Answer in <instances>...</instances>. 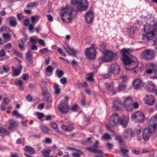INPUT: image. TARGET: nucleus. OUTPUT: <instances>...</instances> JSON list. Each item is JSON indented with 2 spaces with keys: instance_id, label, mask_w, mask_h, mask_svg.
I'll return each instance as SVG.
<instances>
[{
  "instance_id": "1",
  "label": "nucleus",
  "mask_w": 157,
  "mask_h": 157,
  "mask_svg": "<svg viewBox=\"0 0 157 157\" xmlns=\"http://www.w3.org/2000/svg\"><path fill=\"white\" fill-rule=\"evenodd\" d=\"M85 5H83L82 0H71L70 8L66 6L61 10V17L62 21L65 23L71 22L72 18V11L82 12L86 10L88 7L87 0H84Z\"/></svg>"
},
{
  "instance_id": "2",
  "label": "nucleus",
  "mask_w": 157,
  "mask_h": 157,
  "mask_svg": "<svg viewBox=\"0 0 157 157\" xmlns=\"http://www.w3.org/2000/svg\"><path fill=\"white\" fill-rule=\"evenodd\" d=\"M129 50L128 48H124L120 50V53L121 55V59L123 62L126 70L132 71L134 70L132 72L134 75H136L137 72L134 69L138 67V62L135 57L130 54Z\"/></svg>"
},
{
  "instance_id": "3",
  "label": "nucleus",
  "mask_w": 157,
  "mask_h": 157,
  "mask_svg": "<svg viewBox=\"0 0 157 157\" xmlns=\"http://www.w3.org/2000/svg\"><path fill=\"white\" fill-rule=\"evenodd\" d=\"M121 71L119 65L116 63H112L111 64L107 73L102 75V76L105 79L108 78L112 76V74L114 75L119 74Z\"/></svg>"
},
{
  "instance_id": "4",
  "label": "nucleus",
  "mask_w": 157,
  "mask_h": 157,
  "mask_svg": "<svg viewBox=\"0 0 157 157\" xmlns=\"http://www.w3.org/2000/svg\"><path fill=\"white\" fill-rule=\"evenodd\" d=\"M155 125H150L148 128L144 129L142 133V137L143 139L145 141L149 140L151 134L154 133L155 130Z\"/></svg>"
},
{
  "instance_id": "5",
  "label": "nucleus",
  "mask_w": 157,
  "mask_h": 157,
  "mask_svg": "<svg viewBox=\"0 0 157 157\" xmlns=\"http://www.w3.org/2000/svg\"><path fill=\"white\" fill-rule=\"evenodd\" d=\"M104 56L101 57L99 58V61L100 60L104 62H110L114 58V54L110 50L105 51L104 53Z\"/></svg>"
},
{
  "instance_id": "6",
  "label": "nucleus",
  "mask_w": 157,
  "mask_h": 157,
  "mask_svg": "<svg viewBox=\"0 0 157 157\" xmlns=\"http://www.w3.org/2000/svg\"><path fill=\"white\" fill-rule=\"evenodd\" d=\"M120 117L116 113L113 114L110 117L109 123L110 127H115L119 125Z\"/></svg>"
},
{
  "instance_id": "7",
  "label": "nucleus",
  "mask_w": 157,
  "mask_h": 157,
  "mask_svg": "<svg viewBox=\"0 0 157 157\" xmlns=\"http://www.w3.org/2000/svg\"><path fill=\"white\" fill-rule=\"evenodd\" d=\"M85 54L88 59L90 60L94 59L96 57V50L93 47L87 48L85 51Z\"/></svg>"
},
{
  "instance_id": "8",
  "label": "nucleus",
  "mask_w": 157,
  "mask_h": 157,
  "mask_svg": "<svg viewBox=\"0 0 157 157\" xmlns=\"http://www.w3.org/2000/svg\"><path fill=\"white\" fill-rule=\"evenodd\" d=\"M143 56L147 61L153 59L156 55V52L154 50L151 49H147L144 51Z\"/></svg>"
},
{
  "instance_id": "9",
  "label": "nucleus",
  "mask_w": 157,
  "mask_h": 157,
  "mask_svg": "<svg viewBox=\"0 0 157 157\" xmlns=\"http://www.w3.org/2000/svg\"><path fill=\"white\" fill-rule=\"evenodd\" d=\"M143 30L145 32L146 35L143 36V38L145 40H146L147 41L150 40H152L155 37V32L152 30L149 31V30L146 31V25H144V28L143 29Z\"/></svg>"
},
{
  "instance_id": "10",
  "label": "nucleus",
  "mask_w": 157,
  "mask_h": 157,
  "mask_svg": "<svg viewBox=\"0 0 157 157\" xmlns=\"http://www.w3.org/2000/svg\"><path fill=\"white\" fill-rule=\"evenodd\" d=\"M131 118L133 119H136L139 123H143L144 122L145 117L142 112L137 111L132 115Z\"/></svg>"
},
{
  "instance_id": "11",
  "label": "nucleus",
  "mask_w": 157,
  "mask_h": 157,
  "mask_svg": "<svg viewBox=\"0 0 157 157\" xmlns=\"http://www.w3.org/2000/svg\"><path fill=\"white\" fill-rule=\"evenodd\" d=\"M42 95L44 99L46 101L50 103L52 102V100L51 98V95L48 91V90L46 87L42 88Z\"/></svg>"
},
{
  "instance_id": "12",
  "label": "nucleus",
  "mask_w": 157,
  "mask_h": 157,
  "mask_svg": "<svg viewBox=\"0 0 157 157\" xmlns=\"http://www.w3.org/2000/svg\"><path fill=\"white\" fill-rule=\"evenodd\" d=\"M132 100L130 97H128L124 100V106L125 107L128 111L132 110Z\"/></svg>"
},
{
  "instance_id": "13",
  "label": "nucleus",
  "mask_w": 157,
  "mask_h": 157,
  "mask_svg": "<svg viewBox=\"0 0 157 157\" xmlns=\"http://www.w3.org/2000/svg\"><path fill=\"white\" fill-rule=\"evenodd\" d=\"M58 109L59 111L63 114L68 113L69 109L68 105L65 103L60 104L58 107Z\"/></svg>"
},
{
  "instance_id": "14",
  "label": "nucleus",
  "mask_w": 157,
  "mask_h": 157,
  "mask_svg": "<svg viewBox=\"0 0 157 157\" xmlns=\"http://www.w3.org/2000/svg\"><path fill=\"white\" fill-rule=\"evenodd\" d=\"M85 19L87 23L90 24L94 21V12L92 10H89L86 14Z\"/></svg>"
},
{
  "instance_id": "15",
  "label": "nucleus",
  "mask_w": 157,
  "mask_h": 157,
  "mask_svg": "<svg viewBox=\"0 0 157 157\" xmlns=\"http://www.w3.org/2000/svg\"><path fill=\"white\" fill-rule=\"evenodd\" d=\"M129 121V118L128 117L124 116L120 117L119 125L125 128L127 127Z\"/></svg>"
},
{
  "instance_id": "16",
  "label": "nucleus",
  "mask_w": 157,
  "mask_h": 157,
  "mask_svg": "<svg viewBox=\"0 0 157 157\" xmlns=\"http://www.w3.org/2000/svg\"><path fill=\"white\" fill-rule=\"evenodd\" d=\"M142 80L139 78H137L133 81V86L135 89H140L141 86H144Z\"/></svg>"
},
{
  "instance_id": "17",
  "label": "nucleus",
  "mask_w": 157,
  "mask_h": 157,
  "mask_svg": "<svg viewBox=\"0 0 157 157\" xmlns=\"http://www.w3.org/2000/svg\"><path fill=\"white\" fill-rule=\"evenodd\" d=\"M146 104L148 105H152L155 102V99L152 95H147L145 97Z\"/></svg>"
},
{
  "instance_id": "18",
  "label": "nucleus",
  "mask_w": 157,
  "mask_h": 157,
  "mask_svg": "<svg viewBox=\"0 0 157 157\" xmlns=\"http://www.w3.org/2000/svg\"><path fill=\"white\" fill-rule=\"evenodd\" d=\"M115 139L119 141L120 149L127 148L125 143L123 141L122 138L121 136H116L115 137Z\"/></svg>"
},
{
  "instance_id": "19",
  "label": "nucleus",
  "mask_w": 157,
  "mask_h": 157,
  "mask_svg": "<svg viewBox=\"0 0 157 157\" xmlns=\"http://www.w3.org/2000/svg\"><path fill=\"white\" fill-rule=\"evenodd\" d=\"M9 123V125L8 128V129H15L17 128L18 125L17 122L13 120L10 121Z\"/></svg>"
},
{
  "instance_id": "20",
  "label": "nucleus",
  "mask_w": 157,
  "mask_h": 157,
  "mask_svg": "<svg viewBox=\"0 0 157 157\" xmlns=\"http://www.w3.org/2000/svg\"><path fill=\"white\" fill-rule=\"evenodd\" d=\"M127 32L129 34V36L130 38H133L134 37V33L136 31V28L135 27L132 26L130 27V28H127Z\"/></svg>"
},
{
  "instance_id": "21",
  "label": "nucleus",
  "mask_w": 157,
  "mask_h": 157,
  "mask_svg": "<svg viewBox=\"0 0 157 157\" xmlns=\"http://www.w3.org/2000/svg\"><path fill=\"white\" fill-rule=\"evenodd\" d=\"M135 133V132L132 131L130 128L125 129L124 131V135L126 137H128L129 136L132 137Z\"/></svg>"
},
{
  "instance_id": "22",
  "label": "nucleus",
  "mask_w": 157,
  "mask_h": 157,
  "mask_svg": "<svg viewBox=\"0 0 157 157\" xmlns=\"http://www.w3.org/2000/svg\"><path fill=\"white\" fill-rule=\"evenodd\" d=\"M121 103L119 101H114L112 106L113 109L114 110H120V106Z\"/></svg>"
},
{
  "instance_id": "23",
  "label": "nucleus",
  "mask_w": 157,
  "mask_h": 157,
  "mask_svg": "<svg viewBox=\"0 0 157 157\" xmlns=\"http://www.w3.org/2000/svg\"><path fill=\"white\" fill-rule=\"evenodd\" d=\"M150 66L151 68L150 69H147L146 71V73L148 75H150L152 72L155 73V71L156 66L155 64L153 63H151L150 65Z\"/></svg>"
},
{
  "instance_id": "24",
  "label": "nucleus",
  "mask_w": 157,
  "mask_h": 157,
  "mask_svg": "<svg viewBox=\"0 0 157 157\" xmlns=\"http://www.w3.org/2000/svg\"><path fill=\"white\" fill-rule=\"evenodd\" d=\"M149 84L151 85V87H148V90L151 93H156V89L155 88V86L154 84L152 81H149Z\"/></svg>"
},
{
  "instance_id": "25",
  "label": "nucleus",
  "mask_w": 157,
  "mask_h": 157,
  "mask_svg": "<svg viewBox=\"0 0 157 157\" xmlns=\"http://www.w3.org/2000/svg\"><path fill=\"white\" fill-rule=\"evenodd\" d=\"M55 94L56 95H59L61 92V89L59 88V85L55 83L53 86Z\"/></svg>"
},
{
  "instance_id": "26",
  "label": "nucleus",
  "mask_w": 157,
  "mask_h": 157,
  "mask_svg": "<svg viewBox=\"0 0 157 157\" xmlns=\"http://www.w3.org/2000/svg\"><path fill=\"white\" fill-rule=\"evenodd\" d=\"M24 151H25L29 152L30 155L34 154L35 153V151L34 149L29 146H26L24 148Z\"/></svg>"
},
{
  "instance_id": "27",
  "label": "nucleus",
  "mask_w": 157,
  "mask_h": 157,
  "mask_svg": "<svg viewBox=\"0 0 157 157\" xmlns=\"http://www.w3.org/2000/svg\"><path fill=\"white\" fill-rule=\"evenodd\" d=\"M17 22L14 17H12L10 18V25L11 26L15 27L17 24Z\"/></svg>"
},
{
  "instance_id": "28",
  "label": "nucleus",
  "mask_w": 157,
  "mask_h": 157,
  "mask_svg": "<svg viewBox=\"0 0 157 157\" xmlns=\"http://www.w3.org/2000/svg\"><path fill=\"white\" fill-rule=\"evenodd\" d=\"M150 121H153V124L152 125H155V128L157 130V114L151 118ZM156 136H157V134Z\"/></svg>"
},
{
  "instance_id": "29",
  "label": "nucleus",
  "mask_w": 157,
  "mask_h": 157,
  "mask_svg": "<svg viewBox=\"0 0 157 157\" xmlns=\"http://www.w3.org/2000/svg\"><path fill=\"white\" fill-rule=\"evenodd\" d=\"M150 28H152V30L155 32H157V21L155 20L153 21V24L150 25Z\"/></svg>"
},
{
  "instance_id": "30",
  "label": "nucleus",
  "mask_w": 157,
  "mask_h": 157,
  "mask_svg": "<svg viewBox=\"0 0 157 157\" xmlns=\"http://www.w3.org/2000/svg\"><path fill=\"white\" fill-rule=\"evenodd\" d=\"M107 44L106 43H103L100 45V50L102 52L104 53L107 51L106 46Z\"/></svg>"
},
{
  "instance_id": "31",
  "label": "nucleus",
  "mask_w": 157,
  "mask_h": 157,
  "mask_svg": "<svg viewBox=\"0 0 157 157\" xmlns=\"http://www.w3.org/2000/svg\"><path fill=\"white\" fill-rule=\"evenodd\" d=\"M105 86L107 87V89L111 91L113 93V94H115L116 92H115L113 87L111 86V85L109 83H106Z\"/></svg>"
},
{
  "instance_id": "32",
  "label": "nucleus",
  "mask_w": 157,
  "mask_h": 157,
  "mask_svg": "<svg viewBox=\"0 0 157 157\" xmlns=\"http://www.w3.org/2000/svg\"><path fill=\"white\" fill-rule=\"evenodd\" d=\"M23 82L21 80H19L17 81L15 84L16 85H18L19 86V89L20 90H22L24 89V88L22 86Z\"/></svg>"
},
{
  "instance_id": "33",
  "label": "nucleus",
  "mask_w": 157,
  "mask_h": 157,
  "mask_svg": "<svg viewBox=\"0 0 157 157\" xmlns=\"http://www.w3.org/2000/svg\"><path fill=\"white\" fill-rule=\"evenodd\" d=\"M40 128L43 132L45 133H48L49 131V129L48 128L44 125H41Z\"/></svg>"
},
{
  "instance_id": "34",
  "label": "nucleus",
  "mask_w": 157,
  "mask_h": 157,
  "mask_svg": "<svg viewBox=\"0 0 157 157\" xmlns=\"http://www.w3.org/2000/svg\"><path fill=\"white\" fill-rule=\"evenodd\" d=\"M51 127L55 129L57 132H59V129L58 128V126L57 124L55 123H51Z\"/></svg>"
},
{
  "instance_id": "35",
  "label": "nucleus",
  "mask_w": 157,
  "mask_h": 157,
  "mask_svg": "<svg viewBox=\"0 0 157 157\" xmlns=\"http://www.w3.org/2000/svg\"><path fill=\"white\" fill-rule=\"evenodd\" d=\"M141 129L142 127L139 125H138L135 129V133L136 132L137 135L140 134Z\"/></svg>"
},
{
  "instance_id": "36",
  "label": "nucleus",
  "mask_w": 157,
  "mask_h": 157,
  "mask_svg": "<svg viewBox=\"0 0 157 157\" xmlns=\"http://www.w3.org/2000/svg\"><path fill=\"white\" fill-rule=\"evenodd\" d=\"M53 69L54 68L51 66H49L46 68L45 72H46L52 73Z\"/></svg>"
},
{
  "instance_id": "37",
  "label": "nucleus",
  "mask_w": 157,
  "mask_h": 157,
  "mask_svg": "<svg viewBox=\"0 0 157 157\" xmlns=\"http://www.w3.org/2000/svg\"><path fill=\"white\" fill-rule=\"evenodd\" d=\"M2 67L4 72L5 73H7L10 70V68L8 66L2 65Z\"/></svg>"
},
{
  "instance_id": "38",
  "label": "nucleus",
  "mask_w": 157,
  "mask_h": 157,
  "mask_svg": "<svg viewBox=\"0 0 157 157\" xmlns=\"http://www.w3.org/2000/svg\"><path fill=\"white\" fill-rule=\"evenodd\" d=\"M77 85L78 87H86L87 86V83L86 82H84L78 83Z\"/></svg>"
},
{
  "instance_id": "39",
  "label": "nucleus",
  "mask_w": 157,
  "mask_h": 157,
  "mask_svg": "<svg viewBox=\"0 0 157 157\" xmlns=\"http://www.w3.org/2000/svg\"><path fill=\"white\" fill-rule=\"evenodd\" d=\"M38 5V4L36 2H31L29 4H28L26 7L28 8H29L30 7H33L34 6H36Z\"/></svg>"
},
{
  "instance_id": "40",
  "label": "nucleus",
  "mask_w": 157,
  "mask_h": 157,
  "mask_svg": "<svg viewBox=\"0 0 157 157\" xmlns=\"http://www.w3.org/2000/svg\"><path fill=\"white\" fill-rule=\"evenodd\" d=\"M21 71L18 69H16L14 71L13 76H17L21 73Z\"/></svg>"
},
{
  "instance_id": "41",
  "label": "nucleus",
  "mask_w": 157,
  "mask_h": 157,
  "mask_svg": "<svg viewBox=\"0 0 157 157\" xmlns=\"http://www.w3.org/2000/svg\"><path fill=\"white\" fill-rule=\"evenodd\" d=\"M110 139V136L109 134H105L103 135L102 139L103 140H109Z\"/></svg>"
},
{
  "instance_id": "42",
  "label": "nucleus",
  "mask_w": 157,
  "mask_h": 157,
  "mask_svg": "<svg viewBox=\"0 0 157 157\" xmlns=\"http://www.w3.org/2000/svg\"><path fill=\"white\" fill-rule=\"evenodd\" d=\"M51 151L45 150L43 152V155L44 157H48Z\"/></svg>"
},
{
  "instance_id": "43",
  "label": "nucleus",
  "mask_w": 157,
  "mask_h": 157,
  "mask_svg": "<svg viewBox=\"0 0 157 157\" xmlns=\"http://www.w3.org/2000/svg\"><path fill=\"white\" fill-rule=\"evenodd\" d=\"M121 152L123 154V156L127 154L128 152H129L128 150H126L123 148L120 149Z\"/></svg>"
},
{
  "instance_id": "44",
  "label": "nucleus",
  "mask_w": 157,
  "mask_h": 157,
  "mask_svg": "<svg viewBox=\"0 0 157 157\" xmlns=\"http://www.w3.org/2000/svg\"><path fill=\"white\" fill-rule=\"evenodd\" d=\"M23 22L24 25L26 27L29 26V25L30 24L29 23V20L28 18H26L25 20Z\"/></svg>"
},
{
  "instance_id": "45",
  "label": "nucleus",
  "mask_w": 157,
  "mask_h": 157,
  "mask_svg": "<svg viewBox=\"0 0 157 157\" xmlns=\"http://www.w3.org/2000/svg\"><path fill=\"white\" fill-rule=\"evenodd\" d=\"M78 108V106L76 104H74L73 105L71 106V110L74 112L77 111V109Z\"/></svg>"
},
{
  "instance_id": "46",
  "label": "nucleus",
  "mask_w": 157,
  "mask_h": 157,
  "mask_svg": "<svg viewBox=\"0 0 157 157\" xmlns=\"http://www.w3.org/2000/svg\"><path fill=\"white\" fill-rule=\"evenodd\" d=\"M61 128L62 130L64 131L70 132L72 130H69L68 127L65 125H63L61 127Z\"/></svg>"
},
{
  "instance_id": "47",
  "label": "nucleus",
  "mask_w": 157,
  "mask_h": 157,
  "mask_svg": "<svg viewBox=\"0 0 157 157\" xmlns=\"http://www.w3.org/2000/svg\"><path fill=\"white\" fill-rule=\"evenodd\" d=\"M13 53L17 56H19L20 57H22V54L19 52L17 51L16 50H14Z\"/></svg>"
},
{
  "instance_id": "48",
  "label": "nucleus",
  "mask_w": 157,
  "mask_h": 157,
  "mask_svg": "<svg viewBox=\"0 0 157 157\" xmlns=\"http://www.w3.org/2000/svg\"><path fill=\"white\" fill-rule=\"evenodd\" d=\"M48 51V50L47 48H44L40 50V52L41 54H44L47 52Z\"/></svg>"
},
{
  "instance_id": "49",
  "label": "nucleus",
  "mask_w": 157,
  "mask_h": 157,
  "mask_svg": "<svg viewBox=\"0 0 157 157\" xmlns=\"http://www.w3.org/2000/svg\"><path fill=\"white\" fill-rule=\"evenodd\" d=\"M10 101V100L8 98H5L3 99V103H4L6 105L9 104Z\"/></svg>"
},
{
  "instance_id": "50",
  "label": "nucleus",
  "mask_w": 157,
  "mask_h": 157,
  "mask_svg": "<svg viewBox=\"0 0 157 157\" xmlns=\"http://www.w3.org/2000/svg\"><path fill=\"white\" fill-rule=\"evenodd\" d=\"M38 43L43 46L45 47V44L44 41L42 39H39L38 40Z\"/></svg>"
},
{
  "instance_id": "51",
  "label": "nucleus",
  "mask_w": 157,
  "mask_h": 157,
  "mask_svg": "<svg viewBox=\"0 0 157 157\" xmlns=\"http://www.w3.org/2000/svg\"><path fill=\"white\" fill-rule=\"evenodd\" d=\"M3 37L6 39H10V36L9 33H3Z\"/></svg>"
},
{
  "instance_id": "52",
  "label": "nucleus",
  "mask_w": 157,
  "mask_h": 157,
  "mask_svg": "<svg viewBox=\"0 0 157 157\" xmlns=\"http://www.w3.org/2000/svg\"><path fill=\"white\" fill-rule=\"evenodd\" d=\"M64 74V72L63 71H59L57 74L58 77L59 78H61L63 75Z\"/></svg>"
},
{
  "instance_id": "53",
  "label": "nucleus",
  "mask_w": 157,
  "mask_h": 157,
  "mask_svg": "<svg viewBox=\"0 0 157 157\" xmlns=\"http://www.w3.org/2000/svg\"><path fill=\"white\" fill-rule=\"evenodd\" d=\"M22 78L24 80H26L28 79L29 75L27 74H24L22 75Z\"/></svg>"
},
{
  "instance_id": "54",
  "label": "nucleus",
  "mask_w": 157,
  "mask_h": 157,
  "mask_svg": "<svg viewBox=\"0 0 157 157\" xmlns=\"http://www.w3.org/2000/svg\"><path fill=\"white\" fill-rule=\"evenodd\" d=\"M26 99L27 101L30 102L32 101L33 98L30 95H28L26 97Z\"/></svg>"
},
{
  "instance_id": "55",
  "label": "nucleus",
  "mask_w": 157,
  "mask_h": 157,
  "mask_svg": "<svg viewBox=\"0 0 157 157\" xmlns=\"http://www.w3.org/2000/svg\"><path fill=\"white\" fill-rule=\"evenodd\" d=\"M37 117L39 119H41L44 116V114L38 112L37 113Z\"/></svg>"
},
{
  "instance_id": "56",
  "label": "nucleus",
  "mask_w": 157,
  "mask_h": 157,
  "mask_svg": "<svg viewBox=\"0 0 157 157\" xmlns=\"http://www.w3.org/2000/svg\"><path fill=\"white\" fill-rule=\"evenodd\" d=\"M68 49L70 50L73 53V54L75 56H76V55L77 54V52L76 51V50H74V49L72 48H71L69 46L68 47Z\"/></svg>"
},
{
  "instance_id": "57",
  "label": "nucleus",
  "mask_w": 157,
  "mask_h": 157,
  "mask_svg": "<svg viewBox=\"0 0 157 157\" xmlns=\"http://www.w3.org/2000/svg\"><path fill=\"white\" fill-rule=\"evenodd\" d=\"M32 56L33 54L31 53L29 51H28L25 54L26 58L32 57Z\"/></svg>"
},
{
  "instance_id": "58",
  "label": "nucleus",
  "mask_w": 157,
  "mask_h": 157,
  "mask_svg": "<svg viewBox=\"0 0 157 157\" xmlns=\"http://www.w3.org/2000/svg\"><path fill=\"white\" fill-rule=\"evenodd\" d=\"M60 81L63 84H65L67 82V79L65 77L63 78L60 80Z\"/></svg>"
},
{
  "instance_id": "59",
  "label": "nucleus",
  "mask_w": 157,
  "mask_h": 157,
  "mask_svg": "<svg viewBox=\"0 0 157 157\" xmlns=\"http://www.w3.org/2000/svg\"><path fill=\"white\" fill-rule=\"evenodd\" d=\"M126 86L125 85H120L118 87V90H121L125 89Z\"/></svg>"
},
{
  "instance_id": "60",
  "label": "nucleus",
  "mask_w": 157,
  "mask_h": 157,
  "mask_svg": "<svg viewBox=\"0 0 157 157\" xmlns=\"http://www.w3.org/2000/svg\"><path fill=\"white\" fill-rule=\"evenodd\" d=\"M29 30L31 32V33H33V31H32V30L34 28L33 27V25H32V24H30L29 25Z\"/></svg>"
},
{
  "instance_id": "61",
  "label": "nucleus",
  "mask_w": 157,
  "mask_h": 157,
  "mask_svg": "<svg viewBox=\"0 0 157 157\" xmlns=\"http://www.w3.org/2000/svg\"><path fill=\"white\" fill-rule=\"evenodd\" d=\"M47 17H48V19L49 21H52L53 20V19L52 16L50 14H48L47 15Z\"/></svg>"
},
{
  "instance_id": "62",
  "label": "nucleus",
  "mask_w": 157,
  "mask_h": 157,
  "mask_svg": "<svg viewBox=\"0 0 157 157\" xmlns=\"http://www.w3.org/2000/svg\"><path fill=\"white\" fill-rule=\"evenodd\" d=\"M45 143L47 144L51 143L52 142L51 139L49 138H46L45 140Z\"/></svg>"
},
{
  "instance_id": "63",
  "label": "nucleus",
  "mask_w": 157,
  "mask_h": 157,
  "mask_svg": "<svg viewBox=\"0 0 157 157\" xmlns=\"http://www.w3.org/2000/svg\"><path fill=\"white\" fill-rule=\"evenodd\" d=\"M44 103H41L39 104L38 106V108L40 110H42L44 107Z\"/></svg>"
},
{
  "instance_id": "64",
  "label": "nucleus",
  "mask_w": 157,
  "mask_h": 157,
  "mask_svg": "<svg viewBox=\"0 0 157 157\" xmlns=\"http://www.w3.org/2000/svg\"><path fill=\"white\" fill-rule=\"evenodd\" d=\"M5 51L3 49L0 51V57L4 56L5 55Z\"/></svg>"
}]
</instances>
